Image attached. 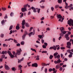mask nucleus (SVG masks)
<instances>
[{"instance_id": "obj_1", "label": "nucleus", "mask_w": 73, "mask_h": 73, "mask_svg": "<svg viewBox=\"0 0 73 73\" xmlns=\"http://www.w3.org/2000/svg\"><path fill=\"white\" fill-rule=\"evenodd\" d=\"M60 30L61 31V33L60 34V35L62 36H63L64 35H65L66 33V32L65 31L64 28L63 27H60Z\"/></svg>"}, {"instance_id": "obj_2", "label": "nucleus", "mask_w": 73, "mask_h": 73, "mask_svg": "<svg viewBox=\"0 0 73 73\" xmlns=\"http://www.w3.org/2000/svg\"><path fill=\"white\" fill-rule=\"evenodd\" d=\"M68 24L70 26H72L73 27V20L72 19H70L68 21Z\"/></svg>"}, {"instance_id": "obj_3", "label": "nucleus", "mask_w": 73, "mask_h": 73, "mask_svg": "<svg viewBox=\"0 0 73 73\" xmlns=\"http://www.w3.org/2000/svg\"><path fill=\"white\" fill-rule=\"evenodd\" d=\"M17 52L16 53V54H17L18 55H20L21 54V52H22V50L21 49V48H19V50H16Z\"/></svg>"}, {"instance_id": "obj_4", "label": "nucleus", "mask_w": 73, "mask_h": 73, "mask_svg": "<svg viewBox=\"0 0 73 73\" xmlns=\"http://www.w3.org/2000/svg\"><path fill=\"white\" fill-rule=\"evenodd\" d=\"M70 42H67V46H66V47L68 49H70V47L72 45V43Z\"/></svg>"}, {"instance_id": "obj_5", "label": "nucleus", "mask_w": 73, "mask_h": 73, "mask_svg": "<svg viewBox=\"0 0 73 73\" xmlns=\"http://www.w3.org/2000/svg\"><path fill=\"white\" fill-rule=\"evenodd\" d=\"M26 23L25 22V19H24L23 21H22V28L23 29H24L25 28V24Z\"/></svg>"}, {"instance_id": "obj_6", "label": "nucleus", "mask_w": 73, "mask_h": 73, "mask_svg": "<svg viewBox=\"0 0 73 73\" xmlns=\"http://www.w3.org/2000/svg\"><path fill=\"white\" fill-rule=\"evenodd\" d=\"M35 34V30L33 31V32H31L29 34V37H31L32 35H34Z\"/></svg>"}, {"instance_id": "obj_7", "label": "nucleus", "mask_w": 73, "mask_h": 73, "mask_svg": "<svg viewBox=\"0 0 73 73\" xmlns=\"http://www.w3.org/2000/svg\"><path fill=\"white\" fill-rule=\"evenodd\" d=\"M57 17L58 19H59L58 20L59 21H60V20H61V18H62V16H61V15L59 14V15H58L57 16Z\"/></svg>"}, {"instance_id": "obj_8", "label": "nucleus", "mask_w": 73, "mask_h": 73, "mask_svg": "<svg viewBox=\"0 0 73 73\" xmlns=\"http://www.w3.org/2000/svg\"><path fill=\"white\" fill-rule=\"evenodd\" d=\"M32 67H36V68L38 66V65L37 63L33 64L31 65Z\"/></svg>"}, {"instance_id": "obj_9", "label": "nucleus", "mask_w": 73, "mask_h": 73, "mask_svg": "<svg viewBox=\"0 0 73 73\" xmlns=\"http://www.w3.org/2000/svg\"><path fill=\"white\" fill-rule=\"evenodd\" d=\"M21 11L22 12H24L27 11V8H22L21 9Z\"/></svg>"}, {"instance_id": "obj_10", "label": "nucleus", "mask_w": 73, "mask_h": 73, "mask_svg": "<svg viewBox=\"0 0 73 73\" xmlns=\"http://www.w3.org/2000/svg\"><path fill=\"white\" fill-rule=\"evenodd\" d=\"M5 67L6 70H9L10 69L9 67V66H8L6 65V64H5Z\"/></svg>"}, {"instance_id": "obj_11", "label": "nucleus", "mask_w": 73, "mask_h": 73, "mask_svg": "<svg viewBox=\"0 0 73 73\" xmlns=\"http://www.w3.org/2000/svg\"><path fill=\"white\" fill-rule=\"evenodd\" d=\"M71 50L70 49H69L67 50V52L68 53H69L70 54H73V53L72 52H71Z\"/></svg>"}, {"instance_id": "obj_12", "label": "nucleus", "mask_w": 73, "mask_h": 73, "mask_svg": "<svg viewBox=\"0 0 73 73\" xmlns=\"http://www.w3.org/2000/svg\"><path fill=\"white\" fill-rule=\"evenodd\" d=\"M32 9L33 10V11L34 12H36L37 11L36 10V9L35 7H32Z\"/></svg>"}, {"instance_id": "obj_13", "label": "nucleus", "mask_w": 73, "mask_h": 73, "mask_svg": "<svg viewBox=\"0 0 73 73\" xmlns=\"http://www.w3.org/2000/svg\"><path fill=\"white\" fill-rule=\"evenodd\" d=\"M7 51H3L2 52L1 54H7Z\"/></svg>"}, {"instance_id": "obj_14", "label": "nucleus", "mask_w": 73, "mask_h": 73, "mask_svg": "<svg viewBox=\"0 0 73 73\" xmlns=\"http://www.w3.org/2000/svg\"><path fill=\"white\" fill-rule=\"evenodd\" d=\"M60 58V55L58 54V55H57L55 57V58H57L59 59Z\"/></svg>"}, {"instance_id": "obj_15", "label": "nucleus", "mask_w": 73, "mask_h": 73, "mask_svg": "<svg viewBox=\"0 0 73 73\" xmlns=\"http://www.w3.org/2000/svg\"><path fill=\"white\" fill-rule=\"evenodd\" d=\"M60 68V65L59 64H57L56 66V68L57 69H59Z\"/></svg>"}, {"instance_id": "obj_16", "label": "nucleus", "mask_w": 73, "mask_h": 73, "mask_svg": "<svg viewBox=\"0 0 73 73\" xmlns=\"http://www.w3.org/2000/svg\"><path fill=\"white\" fill-rule=\"evenodd\" d=\"M58 63V64H60V62H62V61L60 60V59H58V60H57Z\"/></svg>"}, {"instance_id": "obj_17", "label": "nucleus", "mask_w": 73, "mask_h": 73, "mask_svg": "<svg viewBox=\"0 0 73 73\" xmlns=\"http://www.w3.org/2000/svg\"><path fill=\"white\" fill-rule=\"evenodd\" d=\"M29 33L27 32V31H25L24 35H25V36H26V35H28Z\"/></svg>"}, {"instance_id": "obj_18", "label": "nucleus", "mask_w": 73, "mask_h": 73, "mask_svg": "<svg viewBox=\"0 0 73 73\" xmlns=\"http://www.w3.org/2000/svg\"><path fill=\"white\" fill-rule=\"evenodd\" d=\"M59 35H60V36L58 38V40H61V38H62V37H63V36H64V35H63V36H62L61 35H60V34H59Z\"/></svg>"}, {"instance_id": "obj_19", "label": "nucleus", "mask_w": 73, "mask_h": 73, "mask_svg": "<svg viewBox=\"0 0 73 73\" xmlns=\"http://www.w3.org/2000/svg\"><path fill=\"white\" fill-rule=\"evenodd\" d=\"M69 37V35H68V34L66 33L64 35V37L65 38H66V37Z\"/></svg>"}, {"instance_id": "obj_20", "label": "nucleus", "mask_w": 73, "mask_h": 73, "mask_svg": "<svg viewBox=\"0 0 73 73\" xmlns=\"http://www.w3.org/2000/svg\"><path fill=\"white\" fill-rule=\"evenodd\" d=\"M58 3L59 4H61L62 3V0H58Z\"/></svg>"}, {"instance_id": "obj_21", "label": "nucleus", "mask_w": 73, "mask_h": 73, "mask_svg": "<svg viewBox=\"0 0 73 73\" xmlns=\"http://www.w3.org/2000/svg\"><path fill=\"white\" fill-rule=\"evenodd\" d=\"M7 53H8V54H9V56H11L12 54V53H11V51H10L9 50H8L7 51Z\"/></svg>"}, {"instance_id": "obj_22", "label": "nucleus", "mask_w": 73, "mask_h": 73, "mask_svg": "<svg viewBox=\"0 0 73 73\" xmlns=\"http://www.w3.org/2000/svg\"><path fill=\"white\" fill-rule=\"evenodd\" d=\"M58 52H55V53L54 54V56L55 57H56L57 56V55H58Z\"/></svg>"}, {"instance_id": "obj_23", "label": "nucleus", "mask_w": 73, "mask_h": 73, "mask_svg": "<svg viewBox=\"0 0 73 73\" xmlns=\"http://www.w3.org/2000/svg\"><path fill=\"white\" fill-rule=\"evenodd\" d=\"M53 56L50 55L49 57V58L50 60H52L53 58Z\"/></svg>"}, {"instance_id": "obj_24", "label": "nucleus", "mask_w": 73, "mask_h": 73, "mask_svg": "<svg viewBox=\"0 0 73 73\" xmlns=\"http://www.w3.org/2000/svg\"><path fill=\"white\" fill-rule=\"evenodd\" d=\"M28 3L24 5L23 7H24V8H27V6H28Z\"/></svg>"}, {"instance_id": "obj_25", "label": "nucleus", "mask_w": 73, "mask_h": 73, "mask_svg": "<svg viewBox=\"0 0 73 73\" xmlns=\"http://www.w3.org/2000/svg\"><path fill=\"white\" fill-rule=\"evenodd\" d=\"M25 36H26V35H23V36H22V39L23 40H25Z\"/></svg>"}, {"instance_id": "obj_26", "label": "nucleus", "mask_w": 73, "mask_h": 73, "mask_svg": "<svg viewBox=\"0 0 73 73\" xmlns=\"http://www.w3.org/2000/svg\"><path fill=\"white\" fill-rule=\"evenodd\" d=\"M38 37H39L40 38V39H41V38H43V37H42V36L41 35H38Z\"/></svg>"}, {"instance_id": "obj_27", "label": "nucleus", "mask_w": 73, "mask_h": 73, "mask_svg": "<svg viewBox=\"0 0 73 73\" xmlns=\"http://www.w3.org/2000/svg\"><path fill=\"white\" fill-rule=\"evenodd\" d=\"M53 49L54 50H56L57 49V47H56V46H55V45L53 46Z\"/></svg>"}, {"instance_id": "obj_28", "label": "nucleus", "mask_w": 73, "mask_h": 73, "mask_svg": "<svg viewBox=\"0 0 73 73\" xmlns=\"http://www.w3.org/2000/svg\"><path fill=\"white\" fill-rule=\"evenodd\" d=\"M19 68H19V69L20 70V69H21V68H22V66L21 65V64H20L19 66Z\"/></svg>"}, {"instance_id": "obj_29", "label": "nucleus", "mask_w": 73, "mask_h": 73, "mask_svg": "<svg viewBox=\"0 0 73 73\" xmlns=\"http://www.w3.org/2000/svg\"><path fill=\"white\" fill-rule=\"evenodd\" d=\"M36 9H37V12L39 13H40V9H38V8H36Z\"/></svg>"}, {"instance_id": "obj_30", "label": "nucleus", "mask_w": 73, "mask_h": 73, "mask_svg": "<svg viewBox=\"0 0 73 73\" xmlns=\"http://www.w3.org/2000/svg\"><path fill=\"white\" fill-rule=\"evenodd\" d=\"M12 28H13V25H11L10 27L9 30H10L12 29Z\"/></svg>"}, {"instance_id": "obj_31", "label": "nucleus", "mask_w": 73, "mask_h": 73, "mask_svg": "<svg viewBox=\"0 0 73 73\" xmlns=\"http://www.w3.org/2000/svg\"><path fill=\"white\" fill-rule=\"evenodd\" d=\"M39 57H40V56L38 55L37 56L36 58V60H40V58H39Z\"/></svg>"}, {"instance_id": "obj_32", "label": "nucleus", "mask_w": 73, "mask_h": 73, "mask_svg": "<svg viewBox=\"0 0 73 73\" xmlns=\"http://www.w3.org/2000/svg\"><path fill=\"white\" fill-rule=\"evenodd\" d=\"M60 7V6L59 5H56L55 6V8L57 9L58 8Z\"/></svg>"}, {"instance_id": "obj_33", "label": "nucleus", "mask_w": 73, "mask_h": 73, "mask_svg": "<svg viewBox=\"0 0 73 73\" xmlns=\"http://www.w3.org/2000/svg\"><path fill=\"white\" fill-rule=\"evenodd\" d=\"M11 69H12V70H13V71H14V72H15V70H16V69L15 68V67H13L11 68Z\"/></svg>"}, {"instance_id": "obj_34", "label": "nucleus", "mask_w": 73, "mask_h": 73, "mask_svg": "<svg viewBox=\"0 0 73 73\" xmlns=\"http://www.w3.org/2000/svg\"><path fill=\"white\" fill-rule=\"evenodd\" d=\"M23 16H24V13H22L21 15L20 16V18H22L23 17Z\"/></svg>"}, {"instance_id": "obj_35", "label": "nucleus", "mask_w": 73, "mask_h": 73, "mask_svg": "<svg viewBox=\"0 0 73 73\" xmlns=\"http://www.w3.org/2000/svg\"><path fill=\"white\" fill-rule=\"evenodd\" d=\"M72 55H73V54H70L68 56V57H69V58H71V57H72Z\"/></svg>"}, {"instance_id": "obj_36", "label": "nucleus", "mask_w": 73, "mask_h": 73, "mask_svg": "<svg viewBox=\"0 0 73 73\" xmlns=\"http://www.w3.org/2000/svg\"><path fill=\"white\" fill-rule=\"evenodd\" d=\"M25 26L26 27H29V24H28V23H26L25 24Z\"/></svg>"}, {"instance_id": "obj_37", "label": "nucleus", "mask_w": 73, "mask_h": 73, "mask_svg": "<svg viewBox=\"0 0 73 73\" xmlns=\"http://www.w3.org/2000/svg\"><path fill=\"white\" fill-rule=\"evenodd\" d=\"M64 20V18L63 17H62V18L61 19V20H60V22H61V23H62V21H63V20Z\"/></svg>"}, {"instance_id": "obj_38", "label": "nucleus", "mask_w": 73, "mask_h": 73, "mask_svg": "<svg viewBox=\"0 0 73 73\" xmlns=\"http://www.w3.org/2000/svg\"><path fill=\"white\" fill-rule=\"evenodd\" d=\"M19 29H20V27L18 26H17L16 27V29H17V30H19Z\"/></svg>"}, {"instance_id": "obj_39", "label": "nucleus", "mask_w": 73, "mask_h": 73, "mask_svg": "<svg viewBox=\"0 0 73 73\" xmlns=\"http://www.w3.org/2000/svg\"><path fill=\"white\" fill-rule=\"evenodd\" d=\"M14 40V42H15V43H18V42H17V40H16L15 39H14L13 40Z\"/></svg>"}, {"instance_id": "obj_40", "label": "nucleus", "mask_w": 73, "mask_h": 73, "mask_svg": "<svg viewBox=\"0 0 73 73\" xmlns=\"http://www.w3.org/2000/svg\"><path fill=\"white\" fill-rule=\"evenodd\" d=\"M21 45H24V42L23 41H22L21 42Z\"/></svg>"}, {"instance_id": "obj_41", "label": "nucleus", "mask_w": 73, "mask_h": 73, "mask_svg": "<svg viewBox=\"0 0 73 73\" xmlns=\"http://www.w3.org/2000/svg\"><path fill=\"white\" fill-rule=\"evenodd\" d=\"M42 48H43L45 49V48H46V46L44 45H42Z\"/></svg>"}, {"instance_id": "obj_42", "label": "nucleus", "mask_w": 73, "mask_h": 73, "mask_svg": "<svg viewBox=\"0 0 73 73\" xmlns=\"http://www.w3.org/2000/svg\"><path fill=\"white\" fill-rule=\"evenodd\" d=\"M42 53H47V51H43L42 52Z\"/></svg>"}, {"instance_id": "obj_43", "label": "nucleus", "mask_w": 73, "mask_h": 73, "mask_svg": "<svg viewBox=\"0 0 73 73\" xmlns=\"http://www.w3.org/2000/svg\"><path fill=\"white\" fill-rule=\"evenodd\" d=\"M65 38H66V40H67L68 41H69V39H70V38L69 37H67Z\"/></svg>"}, {"instance_id": "obj_44", "label": "nucleus", "mask_w": 73, "mask_h": 73, "mask_svg": "<svg viewBox=\"0 0 73 73\" xmlns=\"http://www.w3.org/2000/svg\"><path fill=\"white\" fill-rule=\"evenodd\" d=\"M73 6V4H71L69 6H68V7L69 8H70L71 7Z\"/></svg>"}, {"instance_id": "obj_45", "label": "nucleus", "mask_w": 73, "mask_h": 73, "mask_svg": "<svg viewBox=\"0 0 73 73\" xmlns=\"http://www.w3.org/2000/svg\"><path fill=\"white\" fill-rule=\"evenodd\" d=\"M1 57L2 58H4L5 57V55H2Z\"/></svg>"}, {"instance_id": "obj_46", "label": "nucleus", "mask_w": 73, "mask_h": 73, "mask_svg": "<svg viewBox=\"0 0 73 73\" xmlns=\"http://www.w3.org/2000/svg\"><path fill=\"white\" fill-rule=\"evenodd\" d=\"M10 56H11V58H13L14 57V55L12 54Z\"/></svg>"}, {"instance_id": "obj_47", "label": "nucleus", "mask_w": 73, "mask_h": 73, "mask_svg": "<svg viewBox=\"0 0 73 73\" xmlns=\"http://www.w3.org/2000/svg\"><path fill=\"white\" fill-rule=\"evenodd\" d=\"M4 21H5L4 20H2L1 22V24L3 25L4 23Z\"/></svg>"}, {"instance_id": "obj_48", "label": "nucleus", "mask_w": 73, "mask_h": 73, "mask_svg": "<svg viewBox=\"0 0 73 73\" xmlns=\"http://www.w3.org/2000/svg\"><path fill=\"white\" fill-rule=\"evenodd\" d=\"M33 27H31L30 28V30H29V32H31L32 31V29H33Z\"/></svg>"}, {"instance_id": "obj_49", "label": "nucleus", "mask_w": 73, "mask_h": 73, "mask_svg": "<svg viewBox=\"0 0 73 73\" xmlns=\"http://www.w3.org/2000/svg\"><path fill=\"white\" fill-rule=\"evenodd\" d=\"M31 50H32V51H35V52H36V50L35 49H33V48H31Z\"/></svg>"}, {"instance_id": "obj_50", "label": "nucleus", "mask_w": 73, "mask_h": 73, "mask_svg": "<svg viewBox=\"0 0 73 73\" xmlns=\"http://www.w3.org/2000/svg\"><path fill=\"white\" fill-rule=\"evenodd\" d=\"M60 48L62 50H64V49H65V48L64 47H61Z\"/></svg>"}, {"instance_id": "obj_51", "label": "nucleus", "mask_w": 73, "mask_h": 73, "mask_svg": "<svg viewBox=\"0 0 73 73\" xmlns=\"http://www.w3.org/2000/svg\"><path fill=\"white\" fill-rule=\"evenodd\" d=\"M54 63L55 64H58V62H57V61H56V60H55L54 61Z\"/></svg>"}, {"instance_id": "obj_52", "label": "nucleus", "mask_w": 73, "mask_h": 73, "mask_svg": "<svg viewBox=\"0 0 73 73\" xmlns=\"http://www.w3.org/2000/svg\"><path fill=\"white\" fill-rule=\"evenodd\" d=\"M1 37H2V38H3L4 37V34H2L1 35Z\"/></svg>"}, {"instance_id": "obj_53", "label": "nucleus", "mask_w": 73, "mask_h": 73, "mask_svg": "<svg viewBox=\"0 0 73 73\" xmlns=\"http://www.w3.org/2000/svg\"><path fill=\"white\" fill-rule=\"evenodd\" d=\"M8 18V17H7V14L5 15V16L4 17L5 19H7Z\"/></svg>"}, {"instance_id": "obj_54", "label": "nucleus", "mask_w": 73, "mask_h": 73, "mask_svg": "<svg viewBox=\"0 0 73 73\" xmlns=\"http://www.w3.org/2000/svg\"><path fill=\"white\" fill-rule=\"evenodd\" d=\"M51 9L52 11H54V7H51Z\"/></svg>"}, {"instance_id": "obj_55", "label": "nucleus", "mask_w": 73, "mask_h": 73, "mask_svg": "<svg viewBox=\"0 0 73 73\" xmlns=\"http://www.w3.org/2000/svg\"><path fill=\"white\" fill-rule=\"evenodd\" d=\"M2 10H3V11H5V10H6V8H5L2 7Z\"/></svg>"}, {"instance_id": "obj_56", "label": "nucleus", "mask_w": 73, "mask_h": 73, "mask_svg": "<svg viewBox=\"0 0 73 73\" xmlns=\"http://www.w3.org/2000/svg\"><path fill=\"white\" fill-rule=\"evenodd\" d=\"M47 70H48L47 68H45V69L44 70V72H45V73H47Z\"/></svg>"}, {"instance_id": "obj_57", "label": "nucleus", "mask_w": 73, "mask_h": 73, "mask_svg": "<svg viewBox=\"0 0 73 73\" xmlns=\"http://www.w3.org/2000/svg\"><path fill=\"white\" fill-rule=\"evenodd\" d=\"M41 41H42V44H44V40L42 39H41Z\"/></svg>"}, {"instance_id": "obj_58", "label": "nucleus", "mask_w": 73, "mask_h": 73, "mask_svg": "<svg viewBox=\"0 0 73 73\" xmlns=\"http://www.w3.org/2000/svg\"><path fill=\"white\" fill-rule=\"evenodd\" d=\"M13 13H12V12H11V14H10V16H11L12 17V16H13Z\"/></svg>"}, {"instance_id": "obj_59", "label": "nucleus", "mask_w": 73, "mask_h": 73, "mask_svg": "<svg viewBox=\"0 0 73 73\" xmlns=\"http://www.w3.org/2000/svg\"><path fill=\"white\" fill-rule=\"evenodd\" d=\"M46 30L47 31H50V29L48 27L46 29Z\"/></svg>"}, {"instance_id": "obj_60", "label": "nucleus", "mask_w": 73, "mask_h": 73, "mask_svg": "<svg viewBox=\"0 0 73 73\" xmlns=\"http://www.w3.org/2000/svg\"><path fill=\"white\" fill-rule=\"evenodd\" d=\"M13 33V31H12V30H11L10 31V33H9V35H11L12 33Z\"/></svg>"}, {"instance_id": "obj_61", "label": "nucleus", "mask_w": 73, "mask_h": 73, "mask_svg": "<svg viewBox=\"0 0 73 73\" xmlns=\"http://www.w3.org/2000/svg\"><path fill=\"white\" fill-rule=\"evenodd\" d=\"M50 19H54V16H51L50 17Z\"/></svg>"}, {"instance_id": "obj_62", "label": "nucleus", "mask_w": 73, "mask_h": 73, "mask_svg": "<svg viewBox=\"0 0 73 73\" xmlns=\"http://www.w3.org/2000/svg\"><path fill=\"white\" fill-rule=\"evenodd\" d=\"M40 8H42V9H44V8H45V6H40Z\"/></svg>"}, {"instance_id": "obj_63", "label": "nucleus", "mask_w": 73, "mask_h": 73, "mask_svg": "<svg viewBox=\"0 0 73 73\" xmlns=\"http://www.w3.org/2000/svg\"><path fill=\"white\" fill-rule=\"evenodd\" d=\"M63 69L62 67H60L59 69V70H60V71H62Z\"/></svg>"}, {"instance_id": "obj_64", "label": "nucleus", "mask_w": 73, "mask_h": 73, "mask_svg": "<svg viewBox=\"0 0 73 73\" xmlns=\"http://www.w3.org/2000/svg\"><path fill=\"white\" fill-rule=\"evenodd\" d=\"M52 69L51 68H50L49 69V72H52Z\"/></svg>"}]
</instances>
